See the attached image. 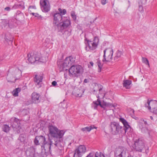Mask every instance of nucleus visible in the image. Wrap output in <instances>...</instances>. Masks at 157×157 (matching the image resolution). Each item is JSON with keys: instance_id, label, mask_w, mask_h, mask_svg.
Masks as SVG:
<instances>
[{"instance_id": "nucleus-39", "label": "nucleus", "mask_w": 157, "mask_h": 157, "mask_svg": "<svg viewBox=\"0 0 157 157\" xmlns=\"http://www.w3.org/2000/svg\"><path fill=\"white\" fill-rule=\"evenodd\" d=\"M150 111L154 114H157V107L155 109H154L153 110H151Z\"/></svg>"}, {"instance_id": "nucleus-25", "label": "nucleus", "mask_w": 157, "mask_h": 157, "mask_svg": "<svg viewBox=\"0 0 157 157\" xmlns=\"http://www.w3.org/2000/svg\"><path fill=\"white\" fill-rule=\"evenodd\" d=\"M4 39L5 41L7 42L9 41L11 43H12L13 39V36L11 35L10 33L9 32H7L4 34Z\"/></svg>"}, {"instance_id": "nucleus-36", "label": "nucleus", "mask_w": 157, "mask_h": 157, "mask_svg": "<svg viewBox=\"0 0 157 157\" xmlns=\"http://www.w3.org/2000/svg\"><path fill=\"white\" fill-rule=\"evenodd\" d=\"M142 61L143 63L147 65L149 67H150L149 61L147 58L143 57H142Z\"/></svg>"}, {"instance_id": "nucleus-37", "label": "nucleus", "mask_w": 157, "mask_h": 157, "mask_svg": "<svg viewBox=\"0 0 157 157\" xmlns=\"http://www.w3.org/2000/svg\"><path fill=\"white\" fill-rule=\"evenodd\" d=\"M71 16L74 21H75L76 19L77 16L75 14V13L74 11H72L71 12Z\"/></svg>"}, {"instance_id": "nucleus-22", "label": "nucleus", "mask_w": 157, "mask_h": 157, "mask_svg": "<svg viewBox=\"0 0 157 157\" xmlns=\"http://www.w3.org/2000/svg\"><path fill=\"white\" fill-rule=\"evenodd\" d=\"M83 92L84 91L76 87L74 89L72 92V94L73 95L76 97H80L82 96Z\"/></svg>"}, {"instance_id": "nucleus-3", "label": "nucleus", "mask_w": 157, "mask_h": 157, "mask_svg": "<svg viewBox=\"0 0 157 157\" xmlns=\"http://www.w3.org/2000/svg\"><path fill=\"white\" fill-rule=\"evenodd\" d=\"M71 22L69 18L63 17L62 20L59 23V24L56 28L58 31L61 33L64 31L68 27L71 25Z\"/></svg>"}, {"instance_id": "nucleus-14", "label": "nucleus", "mask_w": 157, "mask_h": 157, "mask_svg": "<svg viewBox=\"0 0 157 157\" xmlns=\"http://www.w3.org/2000/svg\"><path fill=\"white\" fill-rule=\"evenodd\" d=\"M144 145L143 141L138 139L136 140L134 142V144L133 147L136 151H141L143 149L144 147Z\"/></svg>"}, {"instance_id": "nucleus-34", "label": "nucleus", "mask_w": 157, "mask_h": 157, "mask_svg": "<svg viewBox=\"0 0 157 157\" xmlns=\"http://www.w3.org/2000/svg\"><path fill=\"white\" fill-rule=\"evenodd\" d=\"M19 139L21 142H25L26 140V136L25 135L21 134L19 137Z\"/></svg>"}, {"instance_id": "nucleus-11", "label": "nucleus", "mask_w": 157, "mask_h": 157, "mask_svg": "<svg viewBox=\"0 0 157 157\" xmlns=\"http://www.w3.org/2000/svg\"><path fill=\"white\" fill-rule=\"evenodd\" d=\"M148 124L146 121L143 119H140L139 121L138 126L141 132L143 133L148 132Z\"/></svg>"}, {"instance_id": "nucleus-51", "label": "nucleus", "mask_w": 157, "mask_h": 157, "mask_svg": "<svg viewBox=\"0 0 157 157\" xmlns=\"http://www.w3.org/2000/svg\"><path fill=\"white\" fill-rule=\"evenodd\" d=\"M19 13L18 12L17 13H19V15H22V14L21 13H20V11H19Z\"/></svg>"}, {"instance_id": "nucleus-15", "label": "nucleus", "mask_w": 157, "mask_h": 157, "mask_svg": "<svg viewBox=\"0 0 157 157\" xmlns=\"http://www.w3.org/2000/svg\"><path fill=\"white\" fill-rule=\"evenodd\" d=\"M51 141H52V140L50 139L49 143L46 142L43 145H41L42 147L43 146L46 152H48L50 151L51 147L53 144L56 147H58V146L59 143L56 142L55 141H52V143Z\"/></svg>"}, {"instance_id": "nucleus-52", "label": "nucleus", "mask_w": 157, "mask_h": 157, "mask_svg": "<svg viewBox=\"0 0 157 157\" xmlns=\"http://www.w3.org/2000/svg\"><path fill=\"white\" fill-rule=\"evenodd\" d=\"M17 71L19 72V73L20 72L18 70H16V71H15V72H14V73H15V72H17Z\"/></svg>"}, {"instance_id": "nucleus-4", "label": "nucleus", "mask_w": 157, "mask_h": 157, "mask_svg": "<svg viewBox=\"0 0 157 157\" xmlns=\"http://www.w3.org/2000/svg\"><path fill=\"white\" fill-rule=\"evenodd\" d=\"M75 59L72 56H69L66 58L64 61L59 66L60 71H66L67 69L66 68L67 67H70L71 64L75 62ZM58 65L59 64L58 63Z\"/></svg>"}, {"instance_id": "nucleus-27", "label": "nucleus", "mask_w": 157, "mask_h": 157, "mask_svg": "<svg viewBox=\"0 0 157 157\" xmlns=\"http://www.w3.org/2000/svg\"><path fill=\"white\" fill-rule=\"evenodd\" d=\"M97 127H95L94 125H91L90 126V127H86L84 128H82L81 129V130L83 132L88 131L89 132L91 130L94 128H97Z\"/></svg>"}, {"instance_id": "nucleus-47", "label": "nucleus", "mask_w": 157, "mask_h": 157, "mask_svg": "<svg viewBox=\"0 0 157 157\" xmlns=\"http://www.w3.org/2000/svg\"><path fill=\"white\" fill-rule=\"evenodd\" d=\"M105 93H103V95L102 96V98H104V97H105Z\"/></svg>"}, {"instance_id": "nucleus-10", "label": "nucleus", "mask_w": 157, "mask_h": 157, "mask_svg": "<svg viewBox=\"0 0 157 157\" xmlns=\"http://www.w3.org/2000/svg\"><path fill=\"white\" fill-rule=\"evenodd\" d=\"M86 151V148L84 145H80L75 151L74 157H82Z\"/></svg>"}, {"instance_id": "nucleus-50", "label": "nucleus", "mask_w": 157, "mask_h": 157, "mask_svg": "<svg viewBox=\"0 0 157 157\" xmlns=\"http://www.w3.org/2000/svg\"><path fill=\"white\" fill-rule=\"evenodd\" d=\"M84 82L85 83H87V80L86 79H85Z\"/></svg>"}, {"instance_id": "nucleus-41", "label": "nucleus", "mask_w": 157, "mask_h": 157, "mask_svg": "<svg viewBox=\"0 0 157 157\" xmlns=\"http://www.w3.org/2000/svg\"><path fill=\"white\" fill-rule=\"evenodd\" d=\"M66 10L65 9L63 10V11L62 12V13H61L60 14L62 15H64L66 13Z\"/></svg>"}, {"instance_id": "nucleus-43", "label": "nucleus", "mask_w": 157, "mask_h": 157, "mask_svg": "<svg viewBox=\"0 0 157 157\" xmlns=\"http://www.w3.org/2000/svg\"><path fill=\"white\" fill-rule=\"evenodd\" d=\"M101 4L104 5L106 3V0H101Z\"/></svg>"}, {"instance_id": "nucleus-12", "label": "nucleus", "mask_w": 157, "mask_h": 157, "mask_svg": "<svg viewBox=\"0 0 157 157\" xmlns=\"http://www.w3.org/2000/svg\"><path fill=\"white\" fill-rule=\"evenodd\" d=\"M41 9L43 12H48L50 9V4L48 0H40Z\"/></svg>"}, {"instance_id": "nucleus-7", "label": "nucleus", "mask_w": 157, "mask_h": 157, "mask_svg": "<svg viewBox=\"0 0 157 157\" xmlns=\"http://www.w3.org/2000/svg\"><path fill=\"white\" fill-rule=\"evenodd\" d=\"M28 59L26 62L32 63L36 61H39L40 62H44V60H42L39 57V54L36 53H29L28 54Z\"/></svg>"}, {"instance_id": "nucleus-8", "label": "nucleus", "mask_w": 157, "mask_h": 157, "mask_svg": "<svg viewBox=\"0 0 157 157\" xmlns=\"http://www.w3.org/2000/svg\"><path fill=\"white\" fill-rule=\"evenodd\" d=\"M10 123L14 130L16 131L17 133L20 132L21 128L18 119L15 117L12 118L10 120Z\"/></svg>"}, {"instance_id": "nucleus-24", "label": "nucleus", "mask_w": 157, "mask_h": 157, "mask_svg": "<svg viewBox=\"0 0 157 157\" xmlns=\"http://www.w3.org/2000/svg\"><path fill=\"white\" fill-rule=\"evenodd\" d=\"M15 78L14 75L9 71L7 76V79L8 82H14L15 80Z\"/></svg>"}, {"instance_id": "nucleus-5", "label": "nucleus", "mask_w": 157, "mask_h": 157, "mask_svg": "<svg viewBox=\"0 0 157 157\" xmlns=\"http://www.w3.org/2000/svg\"><path fill=\"white\" fill-rule=\"evenodd\" d=\"M69 71L70 76L76 77L82 73L83 70L80 65H72L70 68Z\"/></svg>"}, {"instance_id": "nucleus-49", "label": "nucleus", "mask_w": 157, "mask_h": 157, "mask_svg": "<svg viewBox=\"0 0 157 157\" xmlns=\"http://www.w3.org/2000/svg\"><path fill=\"white\" fill-rule=\"evenodd\" d=\"M30 8H32L33 9H36V7L35 6H30Z\"/></svg>"}, {"instance_id": "nucleus-16", "label": "nucleus", "mask_w": 157, "mask_h": 157, "mask_svg": "<svg viewBox=\"0 0 157 157\" xmlns=\"http://www.w3.org/2000/svg\"><path fill=\"white\" fill-rule=\"evenodd\" d=\"M110 127L112 133L114 134H117L122 128L121 126L116 122H112Z\"/></svg>"}, {"instance_id": "nucleus-54", "label": "nucleus", "mask_w": 157, "mask_h": 157, "mask_svg": "<svg viewBox=\"0 0 157 157\" xmlns=\"http://www.w3.org/2000/svg\"><path fill=\"white\" fill-rule=\"evenodd\" d=\"M127 157H133L131 156H129V155H128V156H127Z\"/></svg>"}, {"instance_id": "nucleus-32", "label": "nucleus", "mask_w": 157, "mask_h": 157, "mask_svg": "<svg viewBox=\"0 0 157 157\" xmlns=\"http://www.w3.org/2000/svg\"><path fill=\"white\" fill-rule=\"evenodd\" d=\"M97 65L98 67V71L99 72H101V69L103 66V64L101 63L100 60H98L97 62Z\"/></svg>"}, {"instance_id": "nucleus-2", "label": "nucleus", "mask_w": 157, "mask_h": 157, "mask_svg": "<svg viewBox=\"0 0 157 157\" xmlns=\"http://www.w3.org/2000/svg\"><path fill=\"white\" fill-rule=\"evenodd\" d=\"M97 97L98 98L97 101H94L92 105V108L95 109H97L98 105H100V107L104 109H105V107H107L108 108H111L113 107H115L116 106L115 105L107 102L104 101H103L102 104H101V101L99 99L100 96L99 95H98Z\"/></svg>"}, {"instance_id": "nucleus-20", "label": "nucleus", "mask_w": 157, "mask_h": 157, "mask_svg": "<svg viewBox=\"0 0 157 157\" xmlns=\"http://www.w3.org/2000/svg\"><path fill=\"white\" fill-rule=\"evenodd\" d=\"M43 78L42 76L40 75H35L34 80L35 84L38 86V88L40 87L41 86Z\"/></svg>"}, {"instance_id": "nucleus-1", "label": "nucleus", "mask_w": 157, "mask_h": 157, "mask_svg": "<svg viewBox=\"0 0 157 157\" xmlns=\"http://www.w3.org/2000/svg\"><path fill=\"white\" fill-rule=\"evenodd\" d=\"M49 132L52 138L51 142L55 141L60 142V139L63 136L65 132L63 130L59 129L56 127L52 125H50L48 127Z\"/></svg>"}, {"instance_id": "nucleus-46", "label": "nucleus", "mask_w": 157, "mask_h": 157, "mask_svg": "<svg viewBox=\"0 0 157 157\" xmlns=\"http://www.w3.org/2000/svg\"><path fill=\"white\" fill-rule=\"evenodd\" d=\"M58 10H59V12L60 13H62V11H63V10L60 8H59L58 9Z\"/></svg>"}, {"instance_id": "nucleus-40", "label": "nucleus", "mask_w": 157, "mask_h": 157, "mask_svg": "<svg viewBox=\"0 0 157 157\" xmlns=\"http://www.w3.org/2000/svg\"><path fill=\"white\" fill-rule=\"evenodd\" d=\"M139 11L141 12L143 11V7L141 5H139Z\"/></svg>"}, {"instance_id": "nucleus-56", "label": "nucleus", "mask_w": 157, "mask_h": 157, "mask_svg": "<svg viewBox=\"0 0 157 157\" xmlns=\"http://www.w3.org/2000/svg\"><path fill=\"white\" fill-rule=\"evenodd\" d=\"M143 1H144L145 2L146 1V0H143Z\"/></svg>"}, {"instance_id": "nucleus-17", "label": "nucleus", "mask_w": 157, "mask_h": 157, "mask_svg": "<svg viewBox=\"0 0 157 157\" xmlns=\"http://www.w3.org/2000/svg\"><path fill=\"white\" fill-rule=\"evenodd\" d=\"M44 136H36L34 140V143L36 145L41 144L43 145L46 142Z\"/></svg>"}, {"instance_id": "nucleus-6", "label": "nucleus", "mask_w": 157, "mask_h": 157, "mask_svg": "<svg viewBox=\"0 0 157 157\" xmlns=\"http://www.w3.org/2000/svg\"><path fill=\"white\" fill-rule=\"evenodd\" d=\"M116 157H127L129 155L128 150L123 147L117 148L115 152Z\"/></svg>"}, {"instance_id": "nucleus-45", "label": "nucleus", "mask_w": 157, "mask_h": 157, "mask_svg": "<svg viewBox=\"0 0 157 157\" xmlns=\"http://www.w3.org/2000/svg\"><path fill=\"white\" fill-rule=\"evenodd\" d=\"M86 157H93V156L90 153L89 155L87 156Z\"/></svg>"}, {"instance_id": "nucleus-18", "label": "nucleus", "mask_w": 157, "mask_h": 157, "mask_svg": "<svg viewBox=\"0 0 157 157\" xmlns=\"http://www.w3.org/2000/svg\"><path fill=\"white\" fill-rule=\"evenodd\" d=\"M145 106L147 107L149 110H153L157 107V101H148L147 103L145 104Z\"/></svg>"}, {"instance_id": "nucleus-23", "label": "nucleus", "mask_w": 157, "mask_h": 157, "mask_svg": "<svg viewBox=\"0 0 157 157\" xmlns=\"http://www.w3.org/2000/svg\"><path fill=\"white\" fill-rule=\"evenodd\" d=\"M120 121H121L123 124L124 127V129L125 133L126 132H128L129 130H130V126L128 124V122L125 120L123 118H120Z\"/></svg>"}, {"instance_id": "nucleus-30", "label": "nucleus", "mask_w": 157, "mask_h": 157, "mask_svg": "<svg viewBox=\"0 0 157 157\" xmlns=\"http://www.w3.org/2000/svg\"><path fill=\"white\" fill-rule=\"evenodd\" d=\"M2 131L6 132H8L10 130V127L7 124H4L2 126Z\"/></svg>"}, {"instance_id": "nucleus-9", "label": "nucleus", "mask_w": 157, "mask_h": 157, "mask_svg": "<svg viewBox=\"0 0 157 157\" xmlns=\"http://www.w3.org/2000/svg\"><path fill=\"white\" fill-rule=\"evenodd\" d=\"M87 45L86 47V49L87 51L93 50L95 49L97 47L98 39L97 37H95L93 41L87 40Z\"/></svg>"}, {"instance_id": "nucleus-48", "label": "nucleus", "mask_w": 157, "mask_h": 157, "mask_svg": "<svg viewBox=\"0 0 157 157\" xmlns=\"http://www.w3.org/2000/svg\"><path fill=\"white\" fill-rule=\"evenodd\" d=\"M90 65L92 66H93V65L94 64V63H93L92 62H90Z\"/></svg>"}, {"instance_id": "nucleus-29", "label": "nucleus", "mask_w": 157, "mask_h": 157, "mask_svg": "<svg viewBox=\"0 0 157 157\" xmlns=\"http://www.w3.org/2000/svg\"><path fill=\"white\" fill-rule=\"evenodd\" d=\"M132 83V81L129 80H124L123 81V86L127 89L130 88L129 86Z\"/></svg>"}, {"instance_id": "nucleus-35", "label": "nucleus", "mask_w": 157, "mask_h": 157, "mask_svg": "<svg viewBox=\"0 0 157 157\" xmlns=\"http://www.w3.org/2000/svg\"><path fill=\"white\" fill-rule=\"evenodd\" d=\"M2 24L5 28H7L9 26V21L6 20H4L2 21Z\"/></svg>"}, {"instance_id": "nucleus-19", "label": "nucleus", "mask_w": 157, "mask_h": 157, "mask_svg": "<svg viewBox=\"0 0 157 157\" xmlns=\"http://www.w3.org/2000/svg\"><path fill=\"white\" fill-rule=\"evenodd\" d=\"M107 49H105L104 51V55L103 57L104 59L102 60L103 62L106 61L107 62L110 61L112 58V56L113 54V50L112 49L109 48L108 49V51L109 52V54L107 56V59H106L105 57V52Z\"/></svg>"}, {"instance_id": "nucleus-42", "label": "nucleus", "mask_w": 157, "mask_h": 157, "mask_svg": "<svg viewBox=\"0 0 157 157\" xmlns=\"http://www.w3.org/2000/svg\"><path fill=\"white\" fill-rule=\"evenodd\" d=\"M52 85L53 86H55L57 85V82L56 81H53L52 82Z\"/></svg>"}, {"instance_id": "nucleus-13", "label": "nucleus", "mask_w": 157, "mask_h": 157, "mask_svg": "<svg viewBox=\"0 0 157 157\" xmlns=\"http://www.w3.org/2000/svg\"><path fill=\"white\" fill-rule=\"evenodd\" d=\"M63 17L62 16L61 14L59 13H54L53 15V26L56 28L58 25L59 24V21H61L62 20V18Z\"/></svg>"}, {"instance_id": "nucleus-53", "label": "nucleus", "mask_w": 157, "mask_h": 157, "mask_svg": "<svg viewBox=\"0 0 157 157\" xmlns=\"http://www.w3.org/2000/svg\"><path fill=\"white\" fill-rule=\"evenodd\" d=\"M150 117V118H151V120H153V117L152 116H151Z\"/></svg>"}, {"instance_id": "nucleus-33", "label": "nucleus", "mask_w": 157, "mask_h": 157, "mask_svg": "<svg viewBox=\"0 0 157 157\" xmlns=\"http://www.w3.org/2000/svg\"><path fill=\"white\" fill-rule=\"evenodd\" d=\"M122 54V53L121 51H117V52L116 55L114 58V60H117L118 58L121 57Z\"/></svg>"}, {"instance_id": "nucleus-31", "label": "nucleus", "mask_w": 157, "mask_h": 157, "mask_svg": "<svg viewBox=\"0 0 157 157\" xmlns=\"http://www.w3.org/2000/svg\"><path fill=\"white\" fill-rule=\"evenodd\" d=\"M21 91V89L19 88H16L13 92V95L15 97H17L18 95V93Z\"/></svg>"}, {"instance_id": "nucleus-28", "label": "nucleus", "mask_w": 157, "mask_h": 157, "mask_svg": "<svg viewBox=\"0 0 157 157\" xmlns=\"http://www.w3.org/2000/svg\"><path fill=\"white\" fill-rule=\"evenodd\" d=\"M101 86L100 84L95 85V87L94 88V92H97L99 90L100 94H102Z\"/></svg>"}, {"instance_id": "nucleus-55", "label": "nucleus", "mask_w": 157, "mask_h": 157, "mask_svg": "<svg viewBox=\"0 0 157 157\" xmlns=\"http://www.w3.org/2000/svg\"><path fill=\"white\" fill-rule=\"evenodd\" d=\"M17 15H16V17H17Z\"/></svg>"}, {"instance_id": "nucleus-26", "label": "nucleus", "mask_w": 157, "mask_h": 157, "mask_svg": "<svg viewBox=\"0 0 157 157\" xmlns=\"http://www.w3.org/2000/svg\"><path fill=\"white\" fill-rule=\"evenodd\" d=\"M23 3H22V4H15L14 6L11 7H6L4 10H5L7 11H10L11 10H13L17 8H19L21 6H23Z\"/></svg>"}, {"instance_id": "nucleus-21", "label": "nucleus", "mask_w": 157, "mask_h": 157, "mask_svg": "<svg viewBox=\"0 0 157 157\" xmlns=\"http://www.w3.org/2000/svg\"><path fill=\"white\" fill-rule=\"evenodd\" d=\"M40 95L39 94L36 92H33L32 94V99L33 102L35 103H37L40 102Z\"/></svg>"}, {"instance_id": "nucleus-44", "label": "nucleus", "mask_w": 157, "mask_h": 157, "mask_svg": "<svg viewBox=\"0 0 157 157\" xmlns=\"http://www.w3.org/2000/svg\"><path fill=\"white\" fill-rule=\"evenodd\" d=\"M32 14L33 15L35 16V17H37V15H38V14L37 13H32Z\"/></svg>"}, {"instance_id": "nucleus-38", "label": "nucleus", "mask_w": 157, "mask_h": 157, "mask_svg": "<svg viewBox=\"0 0 157 157\" xmlns=\"http://www.w3.org/2000/svg\"><path fill=\"white\" fill-rule=\"evenodd\" d=\"M95 157H105L104 155L103 154H101L100 153L96 152L94 156Z\"/></svg>"}]
</instances>
